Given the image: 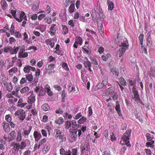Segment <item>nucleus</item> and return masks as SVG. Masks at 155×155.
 <instances>
[{
	"label": "nucleus",
	"instance_id": "nucleus-29",
	"mask_svg": "<svg viewBox=\"0 0 155 155\" xmlns=\"http://www.w3.org/2000/svg\"><path fill=\"white\" fill-rule=\"evenodd\" d=\"M115 91L114 90V89L112 87L109 88L106 92L107 94H110L111 96V95H113Z\"/></svg>",
	"mask_w": 155,
	"mask_h": 155
},
{
	"label": "nucleus",
	"instance_id": "nucleus-8",
	"mask_svg": "<svg viewBox=\"0 0 155 155\" xmlns=\"http://www.w3.org/2000/svg\"><path fill=\"white\" fill-rule=\"evenodd\" d=\"M2 85L5 91H8L10 92L13 89V87L11 83H8L6 81H4L2 83Z\"/></svg>",
	"mask_w": 155,
	"mask_h": 155
},
{
	"label": "nucleus",
	"instance_id": "nucleus-57",
	"mask_svg": "<svg viewBox=\"0 0 155 155\" xmlns=\"http://www.w3.org/2000/svg\"><path fill=\"white\" fill-rule=\"evenodd\" d=\"M44 20L45 21V22H47L48 24H51L52 23V19L50 17L45 18Z\"/></svg>",
	"mask_w": 155,
	"mask_h": 155
},
{
	"label": "nucleus",
	"instance_id": "nucleus-26",
	"mask_svg": "<svg viewBox=\"0 0 155 155\" xmlns=\"http://www.w3.org/2000/svg\"><path fill=\"white\" fill-rule=\"evenodd\" d=\"M30 90L28 86H25L24 87L20 90V92L21 94L28 93Z\"/></svg>",
	"mask_w": 155,
	"mask_h": 155
},
{
	"label": "nucleus",
	"instance_id": "nucleus-35",
	"mask_svg": "<svg viewBox=\"0 0 155 155\" xmlns=\"http://www.w3.org/2000/svg\"><path fill=\"white\" fill-rule=\"evenodd\" d=\"M115 110L120 116H122L120 110V106L119 104H117L115 107Z\"/></svg>",
	"mask_w": 155,
	"mask_h": 155
},
{
	"label": "nucleus",
	"instance_id": "nucleus-19",
	"mask_svg": "<svg viewBox=\"0 0 155 155\" xmlns=\"http://www.w3.org/2000/svg\"><path fill=\"white\" fill-rule=\"evenodd\" d=\"M1 4L3 10H5L7 9L8 7V5L7 4L6 1L5 0H2L1 2Z\"/></svg>",
	"mask_w": 155,
	"mask_h": 155
},
{
	"label": "nucleus",
	"instance_id": "nucleus-63",
	"mask_svg": "<svg viewBox=\"0 0 155 155\" xmlns=\"http://www.w3.org/2000/svg\"><path fill=\"white\" fill-rule=\"evenodd\" d=\"M82 114L81 113H79L75 115L73 118L76 120H77L82 117Z\"/></svg>",
	"mask_w": 155,
	"mask_h": 155
},
{
	"label": "nucleus",
	"instance_id": "nucleus-10",
	"mask_svg": "<svg viewBox=\"0 0 155 155\" xmlns=\"http://www.w3.org/2000/svg\"><path fill=\"white\" fill-rule=\"evenodd\" d=\"M58 30V28L55 24L51 25L50 28V31L49 32L51 36H54L55 35L56 32Z\"/></svg>",
	"mask_w": 155,
	"mask_h": 155
},
{
	"label": "nucleus",
	"instance_id": "nucleus-14",
	"mask_svg": "<svg viewBox=\"0 0 155 155\" xmlns=\"http://www.w3.org/2000/svg\"><path fill=\"white\" fill-rule=\"evenodd\" d=\"M32 128V126H30L28 130H25L23 132L22 134L23 136H24L25 137V138L28 137V135L30 134Z\"/></svg>",
	"mask_w": 155,
	"mask_h": 155
},
{
	"label": "nucleus",
	"instance_id": "nucleus-2",
	"mask_svg": "<svg viewBox=\"0 0 155 155\" xmlns=\"http://www.w3.org/2000/svg\"><path fill=\"white\" fill-rule=\"evenodd\" d=\"M131 132V130L130 129L127 130L121 137L122 140L123 141L125 144L128 147L131 146V144L129 143Z\"/></svg>",
	"mask_w": 155,
	"mask_h": 155
},
{
	"label": "nucleus",
	"instance_id": "nucleus-54",
	"mask_svg": "<svg viewBox=\"0 0 155 155\" xmlns=\"http://www.w3.org/2000/svg\"><path fill=\"white\" fill-rule=\"evenodd\" d=\"M72 20H70L68 22V24L71 27L74 28L75 26V23L74 21Z\"/></svg>",
	"mask_w": 155,
	"mask_h": 155
},
{
	"label": "nucleus",
	"instance_id": "nucleus-49",
	"mask_svg": "<svg viewBox=\"0 0 155 155\" xmlns=\"http://www.w3.org/2000/svg\"><path fill=\"white\" fill-rule=\"evenodd\" d=\"M152 41L151 40V37L150 35L148 36L147 40V44L149 46H151L152 45Z\"/></svg>",
	"mask_w": 155,
	"mask_h": 155
},
{
	"label": "nucleus",
	"instance_id": "nucleus-9",
	"mask_svg": "<svg viewBox=\"0 0 155 155\" xmlns=\"http://www.w3.org/2000/svg\"><path fill=\"white\" fill-rule=\"evenodd\" d=\"M84 65L86 68L89 70L90 72L92 71L91 69V66L90 62L88 60L87 57H85L84 60Z\"/></svg>",
	"mask_w": 155,
	"mask_h": 155
},
{
	"label": "nucleus",
	"instance_id": "nucleus-12",
	"mask_svg": "<svg viewBox=\"0 0 155 155\" xmlns=\"http://www.w3.org/2000/svg\"><path fill=\"white\" fill-rule=\"evenodd\" d=\"M35 68L30 65H27L24 68L23 71L25 73H29L31 70L32 71H34Z\"/></svg>",
	"mask_w": 155,
	"mask_h": 155
},
{
	"label": "nucleus",
	"instance_id": "nucleus-55",
	"mask_svg": "<svg viewBox=\"0 0 155 155\" xmlns=\"http://www.w3.org/2000/svg\"><path fill=\"white\" fill-rule=\"evenodd\" d=\"M12 48L10 47H5L4 49V51L5 53H8L12 51Z\"/></svg>",
	"mask_w": 155,
	"mask_h": 155
},
{
	"label": "nucleus",
	"instance_id": "nucleus-18",
	"mask_svg": "<svg viewBox=\"0 0 155 155\" xmlns=\"http://www.w3.org/2000/svg\"><path fill=\"white\" fill-rule=\"evenodd\" d=\"M108 83L107 79V78H105L103 80L102 83L99 84L97 85V87L99 89H100L103 87L106 86Z\"/></svg>",
	"mask_w": 155,
	"mask_h": 155
},
{
	"label": "nucleus",
	"instance_id": "nucleus-60",
	"mask_svg": "<svg viewBox=\"0 0 155 155\" xmlns=\"http://www.w3.org/2000/svg\"><path fill=\"white\" fill-rule=\"evenodd\" d=\"M144 151L145 152L146 155H152V152L150 150L148 149H145Z\"/></svg>",
	"mask_w": 155,
	"mask_h": 155
},
{
	"label": "nucleus",
	"instance_id": "nucleus-52",
	"mask_svg": "<svg viewBox=\"0 0 155 155\" xmlns=\"http://www.w3.org/2000/svg\"><path fill=\"white\" fill-rule=\"evenodd\" d=\"M10 32L12 35L14 34L15 32L14 25L12 24L10 28Z\"/></svg>",
	"mask_w": 155,
	"mask_h": 155
},
{
	"label": "nucleus",
	"instance_id": "nucleus-21",
	"mask_svg": "<svg viewBox=\"0 0 155 155\" xmlns=\"http://www.w3.org/2000/svg\"><path fill=\"white\" fill-rule=\"evenodd\" d=\"M107 3L108 6V10H112L114 7V3L110 0H107Z\"/></svg>",
	"mask_w": 155,
	"mask_h": 155
},
{
	"label": "nucleus",
	"instance_id": "nucleus-5",
	"mask_svg": "<svg viewBox=\"0 0 155 155\" xmlns=\"http://www.w3.org/2000/svg\"><path fill=\"white\" fill-rule=\"evenodd\" d=\"M35 101V96L31 95L28 97V102L29 105L26 106V107L27 109H29L32 107L33 104L34 103Z\"/></svg>",
	"mask_w": 155,
	"mask_h": 155
},
{
	"label": "nucleus",
	"instance_id": "nucleus-31",
	"mask_svg": "<svg viewBox=\"0 0 155 155\" xmlns=\"http://www.w3.org/2000/svg\"><path fill=\"white\" fill-rule=\"evenodd\" d=\"M64 122L63 119L61 117H59L58 119L56 120L55 122L58 125L62 124Z\"/></svg>",
	"mask_w": 155,
	"mask_h": 155
},
{
	"label": "nucleus",
	"instance_id": "nucleus-22",
	"mask_svg": "<svg viewBox=\"0 0 155 155\" xmlns=\"http://www.w3.org/2000/svg\"><path fill=\"white\" fill-rule=\"evenodd\" d=\"M41 109L43 110L46 111L49 110L50 109V107L49 105L46 103L43 104L41 106Z\"/></svg>",
	"mask_w": 155,
	"mask_h": 155
},
{
	"label": "nucleus",
	"instance_id": "nucleus-27",
	"mask_svg": "<svg viewBox=\"0 0 155 155\" xmlns=\"http://www.w3.org/2000/svg\"><path fill=\"white\" fill-rule=\"evenodd\" d=\"M15 137V132L14 131H12L8 136V138L10 140H14Z\"/></svg>",
	"mask_w": 155,
	"mask_h": 155
},
{
	"label": "nucleus",
	"instance_id": "nucleus-41",
	"mask_svg": "<svg viewBox=\"0 0 155 155\" xmlns=\"http://www.w3.org/2000/svg\"><path fill=\"white\" fill-rule=\"evenodd\" d=\"M63 29L62 33L64 35H66L68 32V29L66 25H62Z\"/></svg>",
	"mask_w": 155,
	"mask_h": 155
},
{
	"label": "nucleus",
	"instance_id": "nucleus-36",
	"mask_svg": "<svg viewBox=\"0 0 155 155\" xmlns=\"http://www.w3.org/2000/svg\"><path fill=\"white\" fill-rule=\"evenodd\" d=\"M13 146V150L15 151H18L20 149L19 143H15Z\"/></svg>",
	"mask_w": 155,
	"mask_h": 155
},
{
	"label": "nucleus",
	"instance_id": "nucleus-42",
	"mask_svg": "<svg viewBox=\"0 0 155 155\" xmlns=\"http://www.w3.org/2000/svg\"><path fill=\"white\" fill-rule=\"evenodd\" d=\"M26 80L29 81H31L33 79V76L31 74H28L25 75Z\"/></svg>",
	"mask_w": 155,
	"mask_h": 155
},
{
	"label": "nucleus",
	"instance_id": "nucleus-51",
	"mask_svg": "<svg viewBox=\"0 0 155 155\" xmlns=\"http://www.w3.org/2000/svg\"><path fill=\"white\" fill-rule=\"evenodd\" d=\"M120 82V84L126 86L127 85L126 82L125 80L122 78H120L119 79Z\"/></svg>",
	"mask_w": 155,
	"mask_h": 155
},
{
	"label": "nucleus",
	"instance_id": "nucleus-11",
	"mask_svg": "<svg viewBox=\"0 0 155 155\" xmlns=\"http://www.w3.org/2000/svg\"><path fill=\"white\" fill-rule=\"evenodd\" d=\"M54 64L48 65L46 69L47 72L48 74H51L55 73V71L54 70Z\"/></svg>",
	"mask_w": 155,
	"mask_h": 155
},
{
	"label": "nucleus",
	"instance_id": "nucleus-7",
	"mask_svg": "<svg viewBox=\"0 0 155 155\" xmlns=\"http://www.w3.org/2000/svg\"><path fill=\"white\" fill-rule=\"evenodd\" d=\"M16 117H18L20 120H23L25 118V114L23 110H18L15 113Z\"/></svg>",
	"mask_w": 155,
	"mask_h": 155
},
{
	"label": "nucleus",
	"instance_id": "nucleus-50",
	"mask_svg": "<svg viewBox=\"0 0 155 155\" xmlns=\"http://www.w3.org/2000/svg\"><path fill=\"white\" fill-rule=\"evenodd\" d=\"M18 135L16 138V140L17 141H20L22 139L21 134V132L20 131H18L17 133Z\"/></svg>",
	"mask_w": 155,
	"mask_h": 155
},
{
	"label": "nucleus",
	"instance_id": "nucleus-20",
	"mask_svg": "<svg viewBox=\"0 0 155 155\" xmlns=\"http://www.w3.org/2000/svg\"><path fill=\"white\" fill-rule=\"evenodd\" d=\"M19 89L18 88H16L15 91H12L11 93L13 96V95L17 97L18 98L21 97V95H18Z\"/></svg>",
	"mask_w": 155,
	"mask_h": 155
},
{
	"label": "nucleus",
	"instance_id": "nucleus-30",
	"mask_svg": "<svg viewBox=\"0 0 155 155\" xmlns=\"http://www.w3.org/2000/svg\"><path fill=\"white\" fill-rule=\"evenodd\" d=\"M154 140L150 141V142L146 143V146L148 147L153 148L154 146Z\"/></svg>",
	"mask_w": 155,
	"mask_h": 155
},
{
	"label": "nucleus",
	"instance_id": "nucleus-64",
	"mask_svg": "<svg viewBox=\"0 0 155 155\" xmlns=\"http://www.w3.org/2000/svg\"><path fill=\"white\" fill-rule=\"evenodd\" d=\"M27 82V80L26 78H22L20 81V83L21 84H23Z\"/></svg>",
	"mask_w": 155,
	"mask_h": 155
},
{
	"label": "nucleus",
	"instance_id": "nucleus-37",
	"mask_svg": "<svg viewBox=\"0 0 155 155\" xmlns=\"http://www.w3.org/2000/svg\"><path fill=\"white\" fill-rule=\"evenodd\" d=\"M86 120L87 118L86 117H82L78 120V122L80 124H82L86 122Z\"/></svg>",
	"mask_w": 155,
	"mask_h": 155
},
{
	"label": "nucleus",
	"instance_id": "nucleus-48",
	"mask_svg": "<svg viewBox=\"0 0 155 155\" xmlns=\"http://www.w3.org/2000/svg\"><path fill=\"white\" fill-rule=\"evenodd\" d=\"M90 59L92 63L95 65H98V64L97 60V59L94 58H91Z\"/></svg>",
	"mask_w": 155,
	"mask_h": 155
},
{
	"label": "nucleus",
	"instance_id": "nucleus-25",
	"mask_svg": "<svg viewBox=\"0 0 155 155\" xmlns=\"http://www.w3.org/2000/svg\"><path fill=\"white\" fill-rule=\"evenodd\" d=\"M62 128L60 127H58L57 129L55 130V132L56 133L55 137L58 138V137L61 135Z\"/></svg>",
	"mask_w": 155,
	"mask_h": 155
},
{
	"label": "nucleus",
	"instance_id": "nucleus-47",
	"mask_svg": "<svg viewBox=\"0 0 155 155\" xmlns=\"http://www.w3.org/2000/svg\"><path fill=\"white\" fill-rule=\"evenodd\" d=\"M19 146L20 149H23L26 147V143L25 142L22 141L19 144Z\"/></svg>",
	"mask_w": 155,
	"mask_h": 155
},
{
	"label": "nucleus",
	"instance_id": "nucleus-45",
	"mask_svg": "<svg viewBox=\"0 0 155 155\" xmlns=\"http://www.w3.org/2000/svg\"><path fill=\"white\" fill-rule=\"evenodd\" d=\"M146 137L147 141H150L153 139V136L151 135L150 134L147 133L146 135Z\"/></svg>",
	"mask_w": 155,
	"mask_h": 155
},
{
	"label": "nucleus",
	"instance_id": "nucleus-32",
	"mask_svg": "<svg viewBox=\"0 0 155 155\" xmlns=\"http://www.w3.org/2000/svg\"><path fill=\"white\" fill-rule=\"evenodd\" d=\"M150 76L152 77H155V67H152L150 71Z\"/></svg>",
	"mask_w": 155,
	"mask_h": 155
},
{
	"label": "nucleus",
	"instance_id": "nucleus-58",
	"mask_svg": "<svg viewBox=\"0 0 155 155\" xmlns=\"http://www.w3.org/2000/svg\"><path fill=\"white\" fill-rule=\"evenodd\" d=\"M64 118H67L68 119H70L72 118V115L71 114H69L67 113H66L64 114Z\"/></svg>",
	"mask_w": 155,
	"mask_h": 155
},
{
	"label": "nucleus",
	"instance_id": "nucleus-61",
	"mask_svg": "<svg viewBox=\"0 0 155 155\" xmlns=\"http://www.w3.org/2000/svg\"><path fill=\"white\" fill-rule=\"evenodd\" d=\"M111 96L114 101L117 100L118 99V96L116 92H115L113 95H111Z\"/></svg>",
	"mask_w": 155,
	"mask_h": 155
},
{
	"label": "nucleus",
	"instance_id": "nucleus-3",
	"mask_svg": "<svg viewBox=\"0 0 155 155\" xmlns=\"http://www.w3.org/2000/svg\"><path fill=\"white\" fill-rule=\"evenodd\" d=\"M64 127L66 129L69 130L71 128H76L77 127L76 122L74 120L65 121L64 123Z\"/></svg>",
	"mask_w": 155,
	"mask_h": 155
},
{
	"label": "nucleus",
	"instance_id": "nucleus-59",
	"mask_svg": "<svg viewBox=\"0 0 155 155\" xmlns=\"http://www.w3.org/2000/svg\"><path fill=\"white\" fill-rule=\"evenodd\" d=\"M58 138L60 139L61 141H65L66 140V138L65 137L64 135L63 134H61L59 136Z\"/></svg>",
	"mask_w": 155,
	"mask_h": 155
},
{
	"label": "nucleus",
	"instance_id": "nucleus-38",
	"mask_svg": "<svg viewBox=\"0 0 155 155\" xmlns=\"http://www.w3.org/2000/svg\"><path fill=\"white\" fill-rule=\"evenodd\" d=\"M75 6L74 4H72L70 6L68 10L70 13H72L74 12Z\"/></svg>",
	"mask_w": 155,
	"mask_h": 155
},
{
	"label": "nucleus",
	"instance_id": "nucleus-33",
	"mask_svg": "<svg viewBox=\"0 0 155 155\" xmlns=\"http://www.w3.org/2000/svg\"><path fill=\"white\" fill-rule=\"evenodd\" d=\"M20 49L18 55V58H19L22 56L23 54L24 53V52L25 51V46H22L21 47L20 46Z\"/></svg>",
	"mask_w": 155,
	"mask_h": 155
},
{
	"label": "nucleus",
	"instance_id": "nucleus-62",
	"mask_svg": "<svg viewBox=\"0 0 155 155\" xmlns=\"http://www.w3.org/2000/svg\"><path fill=\"white\" fill-rule=\"evenodd\" d=\"M143 36H144L143 34H141L139 37V39L140 41V43L141 45H143Z\"/></svg>",
	"mask_w": 155,
	"mask_h": 155
},
{
	"label": "nucleus",
	"instance_id": "nucleus-46",
	"mask_svg": "<svg viewBox=\"0 0 155 155\" xmlns=\"http://www.w3.org/2000/svg\"><path fill=\"white\" fill-rule=\"evenodd\" d=\"M24 37L23 38V40L24 41H25L27 43H28L29 44H30V42L29 41H28V35H27V33L26 32H25L24 33Z\"/></svg>",
	"mask_w": 155,
	"mask_h": 155
},
{
	"label": "nucleus",
	"instance_id": "nucleus-1",
	"mask_svg": "<svg viewBox=\"0 0 155 155\" xmlns=\"http://www.w3.org/2000/svg\"><path fill=\"white\" fill-rule=\"evenodd\" d=\"M115 41L118 45L121 46L119 48L117 53V54L119 55V56L120 58L123 55L126 51L128 49V41L126 38H123L119 34L117 35Z\"/></svg>",
	"mask_w": 155,
	"mask_h": 155
},
{
	"label": "nucleus",
	"instance_id": "nucleus-43",
	"mask_svg": "<svg viewBox=\"0 0 155 155\" xmlns=\"http://www.w3.org/2000/svg\"><path fill=\"white\" fill-rule=\"evenodd\" d=\"M111 72L116 76H118L119 75L118 71L117 69L115 68H113L111 70Z\"/></svg>",
	"mask_w": 155,
	"mask_h": 155
},
{
	"label": "nucleus",
	"instance_id": "nucleus-28",
	"mask_svg": "<svg viewBox=\"0 0 155 155\" xmlns=\"http://www.w3.org/2000/svg\"><path fill=\"white\" fill-rule=\"evenodd\" d=\"M18 68L16 67H13L10 69L9 71V75L12 76L13 73H16L18 71Z\"/></svg>",
	"mask_w": 155,
	"mask_h": 155
},
{
	"label": "nucleus",
	"instance_id": "nucleus-15",
	"mask_svg": "<svg viewBox=\"0 0 155 155\" xmlns=\"http://www.w3.org/2000/svg\"><path fill=\"white\" fill-rule=\"evenodd\" d=\"M45 90L48 94L49 96H51L53 95V92L51 91V88L48 84H46L45 86Z\"/></svg>",
	"mask_w": 155,
	"mask_h": 155
},
{
	"label": "nucleus",
	"instance_id": "nucleus-17",
	"mask_svg": "<svg viewBox=\"0 0 155 155\" xmlns=\"http://www.w3.org/2000/svg\"><path fill=\"white\" fill-rule=\"evenodd\" d=\"M3 129L6 132L8 133L10 131V128L9 124L6 122H4L3 123Z\"/></svg>",
	"mask_w": 155,
	"mask_h": 155
},
{
	"label": "nucleus",
	"instance_id": "nucleus-13",
	"mask_svg": "<svg viewBox=\"0 0 155 155\" xmlns=\"http://www.w3.org/2000/svg\"><path fill=\"white\" fill-rule=\"evenodd\" d=\"M86 130V126H83L80 129L78 130L77 131H75V134L78 133V136L79 137L82 134L84 133Z\"/></svg>",
	"mask_w": 155,
	"mask_h": 155
},
{
	"label": "nucleus",
	"instance_id": "nucleus-34",
	"mask_svg": "<svg viewBox=\"0 0 155 155\" xmlns=\"http://www.w3.org/2000/svg\"><path fill=\"white\" fill-rule=\"evenodd\" d=\"M111 57L110 54L109 53H108L105 55H103L101 56V58L104 61H106L108 58Z\"/></svg>",
	"mask_w": 155,
	"mask_h": 155
},
{
	"label": "nucleus",
	"instance_id": "nucleus-23",
	"mask_svg": "<svg viewBox=\"0 0 155 155\" xmlns=\"http://www.w3.org/2000/svg\"><path fill=\"white\" fill-rule=\"evenodd\" d=\"M75 41V42L78 43V45H80V46H81L82 44V39L80 37L78 36H76Z\"/></svg>",
	"mask_w": 155,
	"mask_h": 155
},
{
	"label": "nucleus",
	"instance_id": "nucleus-39",
	"mask_svg": "<svg viewBox=\"0 0 155 155\" xmlns=\"http://www.w3.org/2000/svg\"><path fill=\"white\" fill-rule=\"evenodd\" d=\"M20 48V46H19L15 47L14 49H12V51L10 52L11 54H16L18 50Z\"/></svg>",
	"mask_w": 155,
	"mask_h": 155
},
{
	"label": "nucleus",
	"instance_id": "nucleus-6",
	"mask_svg": "<svg viewBox=\"0 0 155 155\" xmlns=\"http://www.w3.org/2000/svg\"><path fill=\"white\" fill-rule=\"evenodd\" d=\"M15 18L18 22H21L23 19L27 20L26 16L23 12H21L18 15H17L16 17H15Z\"/></svg>",
	"mask_w": 155,
	"mask_h": 155
},
{
	"label": "nucleus",
	"instance_id": "nucleus-56",
	"mask_svg": "<svg viewBox=\"0 0 155 155\" xmlns=\"http://www.w3.org/2000/svg\"><path fill=\"white\" fill-rule=\"evenodd\" d=\"M62 66L63 68L65 70L67 71H68L69 70V68L68 67V64L66 63H63Z\"/></svg>",
	"mask_w": 155,
	"mask_h": 155
},
{
	"label": "nucleus",
	"instance_id": "nucleus-16",
	"mask_svg": "<svg viewBox=\"0 0 155 155\" xmlns=\"http://www.w3.org/2000/svg\"><path fill=\"white\" fill-rule=\"evenodd\" d=\"M34 137L35 138V141H38L41 137V133L37 131H35L33 134Z\"/></svg>",
	"mask_w": 155,
	"mask_h": 155
},
{
	"label": "nucleus",
	"instance_id": "nucleus-44",
	"mask_svg": "<svg viewBox=\"0 0 155 155\" xmlns=\"http://www.w3.org/2000/svg\"><path fill=\"white\" fill-rule=\"evenodd\" d=\"M46 25H40L38 26V28L42 32H43L45 31L46 29Z\"/></svg>",
	"mask_w": 155,
	"mask_h": 155
},
{
	"label": "nucleus",
	"instance_id": "nucleus-53",
	"mask_svg": "<svg viewBox=\"0 0 155 155\" xmlns=\"http://www.w3.org/2000/svg\"><path fill=\"white\" fill-rule=\"evenodd\" d=\"M16 40L13 37H10L9 39V43L10 44H12L16 42Z\"/></svg>",
	"mask_w": 155,
	"mask_h": 155
},
{
	"label": "nucleus",
	"instance_id": "nucleus-4",
	"mask_svg": "<svg viewBox=\"0 0 155 155\" xmlns=\"http://www.w3.org/2000/svg\"><path fill=\"white\" fill-rule=\"evenodd\" d=\"M132 90L134 96V97L132 98V99L137 104L140 103L141 102V100L137 89L135 87H134L133 88Z\"/></svg>",
	"mask_w": 155,
	"mask_h": 155
},
{
	"label": "nucleus",
	"instance_id": "nucleus-40",
	"mask_svg": "<svg viewBox=\"0 0 155 155\" xmlns=\"http://www.w3.org/2000/svg\"><path fill=\"white\" fill-rule=\"evenodd\" d=\"M18 101V99L16 98H13L9 99L8 100V102L10 104H14L15 102H17Z\"/></svg>",
	"mask_w": 155,
	"mask_h": 155
},
{
	"label": "nucleus",
	"instance_id": "nucleus-24",
	"mask_svg": "<svg viewBox=\"0 0 155 155\" xmlns=\"http://www.w3.org/2000/svg\"><path fill=\"white\" fill-rule=\"evenodd\" d=\"M50 148L49 144H46L42 149V152L43 153L45 154L47 153L49 151Z\"/></svg>",
	"mask_w": 155,
	"mask_h": 155
}]
</instances>
